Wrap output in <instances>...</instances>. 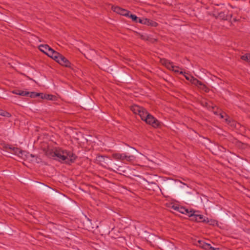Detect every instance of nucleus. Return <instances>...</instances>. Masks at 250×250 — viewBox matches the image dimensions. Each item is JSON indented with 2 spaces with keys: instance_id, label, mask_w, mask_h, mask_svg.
<instances>
[{
  "instance_id": "nucleus-30",
  "label": "nucleus",
  "mask_w": 250,
  "mask_h": 250,
  "mask_svg": "<svg viewBox=\"0 0 250 250\" xmlns=\"http://www.w3.org/2000/svg\"><path fill=\"white\" fill-rule=\"evenodd\" d=\"M179 207H180V206H176V205H173V206H172V208L174 210H177V211H178L179 209H178V208H179Z\"/></svg>"
},
{
  "instance_id": "nucleus-9",
  "label": "nucleus",
  "mask_w": 250,
  "mask_h": 250,
  "mask_svg": "<svg viewBox=\"0 0 250 250\" xmlns=\"http://www.w3.org/2000/svg\"><path fill=\"white\" fill-rule=\"evenodd\" d=\"M142 21V24L147 25H151L154 27L157 26L158 24L156 22L146 18H143V21Z\"/></svg>"
},
{
  "instance_id": "nucleus-3",
  "label": "nucleus",
  "mask_w": 250,
  "mask_h": 250,
  "mask_svg": "<svg viewBox=\"0 0 250 250\" xmlns=\"http://www.w3.org/2000/svg\"><path fill=\"white\" fill-rule=\"evenodd\" d=\"M131 111L135 114H138L141 118H144L143 116L146 112V109L142 106L137 105H133L130 107Z\"/></svg>"
},
{
  "instance_id": "nucleus-24",
  "label": "nucleus",
  "mask_w": 250,
  "mask_h": 250,
  "mask_svg": "<svg viewBox=\"0 0 250 250\" xmlns=\"http://www.w3.org/2000/svg\"><path fill=\"white\" fill-rule=\"evenodd\" d=\"M194 213H195V211L192 213V211H189L186 208V212L184 214H188L189 217H192L193 215H194Z\"/></svg>"
},
{
  "instance_id": "nucleus-16",
  "label": "nucleus",
  "mask_w": 250,
  "mask_h": 250,
  "mask_svg": "<svg viewBox=\"0 0 250 250\" xmlns=\"http://www.w3.org/2000/svg\"><path fill=\"white\" fill-rule=\"evenodd\" d=\"M54 96L52 95L49 94H41V98L42 99H45L48 100H52V98Z\"/></svg>"
},
{
  "instance_id": "nucleus-2",
  "label": "nucleus",
  "mask_w": 250,
  "mask_h": 250,
  "mask_svg": "<svg viewBox=\"0 0 250 250\" xmlns=\"http://www.w3.org/2000/svg\"><path fill=\"white\" fill-rule=\"evenodd\" d=\"M143 116H144V118H142L141 119L145 121L147 124L152 125L154 127H157L160 125V122L147 111H146Z\"/></svg>"
},
{
  "instance_id": "nucleus-35",
  "label": "nucleus",
  "mask_w": 250,
  "mask_h": 250,
  "mask_svg": "<svg viewBox=\"0 0 250 250\" xmlns=\"http://www.w3.org/2000/svg\"><path fill=\"white\" fill-rule=\"evenodd\" d=\"M225 120L226 121V122H228V119L227 118H226Z\"/></svg>"
},
{
  "instance_id": "nucleus-28",
  "label": "nucleus",
  "mask_w": 250,
  "mask_h": 250,
  "mask_svg": "<svg viewBox=\"0 0 250 250\" xmlns=\"http://www.w3.org/2000/svg\"><path fill=\"white\" fill-rule=\"evenodd\" d=\"M179 67H178V68H174V70H172L175 72L180 73V74H183V72L182 71H179Z\"/></svg>"
},
{
  "instance_id": "nucleus-8",
  "label": "nucleus",
  "mask_w": 250,
  "mask_h": 250,
  "mask_svg": "<svg viewBox=\"0 0 250 250\" xmlns=\"http://www.w3.org/2000/svg\"><path fill=\"white\" fill-rule=\"evenodd\" d=\"M226 10H224L223 11H221L216 13L215 12L213 14V16L216 18H219L223 20H228V15L226 14Z\"/></svg>"
},
{
  "instance_id": "nucleus-18",
  "label": "nucleus",
  "mask_w": 250,
  "mask_h": 250,
  "mask_svg": "<svg viewBox=\"0 0 250 250\" xmlns=\"http://www.w3.org/2000/svg\"><path fill=\"white\" fill-rule=\"evenodd\" d=\"M198 87L204 90V91L205 92H208V88H207V87L205 85V84H204V83H203L201 82L200 83V84H199V85L198 86Z\"/></svg>"
},
{
  "instance_id": "nucleus-33",
  "label": "nucleus",
  "mask_w": 250,
  "mask_h": 250,
  "mask_svg": "<svg viewBox=\"0 0 250 250\" xmlns=\"http://www.w3.org/2000/svg\"><path fill=\"white\" fill-rule=\"evenodd\" d=\"M224 115H225V114H223V113L220 114V115L221 118H224V117H225Z\"/></svg>"
},
{
  "instance_id": "nucleus-25",
  "label": "nucleus",
  "mask_w": 250,
  "mask_h": 250,
  "mask_svg": "<svg viewBox=\"0 0 250 250\" xmlns=\"http://www.w3.org/2000/svg\"><path fill=\"white\" fill-rule=\"evenodd\" d=\"M30 94V97H35L41 96V94L38 93H35V92H32Z\"/></svg>"
},
{
  "instance_id": "nucleus-26",
  "label": "nucleus",
  "mask_w": 250,
  "mask_h": 250,
  "mask_svg": "<svg viewBox=\"0 0 250 250\" xmlns=\"http://www.w3.org/2000/svg\"><path fill=\"white\" fill-rule=\"evenodd\" d=\"M125 157H126V153H122L121 156V159L120 160L122 161L123 162H125Z\"/></svg>"
},
{
  "instance_id": "nucleus-21",
  "label": "nucleus",
  "mask_w": 250,
  "mask_h": 250,
  "mask_svg": "<svg viewBox=\"0 0 250 250\" xmlns=\"http://www.w3.org/2000/svg\"><path fill=\"white\" fill-rule=\"evenodd\" d=\"M250 57V54H245L241 57V59L243 60L249 62V58Z\"/></svg>"
},
{
  "instance_id": "nucleus-15",
  "label": "nucleus",
  "mask_w": 250,
  "mask_h": 250,
  "mask_svg": "<svg viewBox=\"0 0 250 250\" xmlns=\"http://www.w3.org/2000/svg\"><path fill=\"white\" fill-rule=\"evenodd\" d=\"M190 82L195 85L196 86H198L199 84H200V83H201V81H199L198 80H197V79L194 78L193 77V78H191V81Z\"/></svg>"
},
{
  "instance_id": "nucleus-13",
  "label": "nucleus",
  "mask_w": 250,
  "mask_h": 250,
  "mask_svg": "<svg viewBox=\"0 0 250 250\" xmlns=\"http://www.w3.org/2000/svg\"><path fill=\"white\" fill-rule=\"evenodd\" d=\"M201 247H202L204 249L207 250H216L217 249V248L212 247L211 246L210 244L206 243V242H205V243H204V246H201Z\"/></svg>"
},
{
  "instance_id": "nucleus-34",
  "label": "nucleus",
  "mask_w": 250,
  "mask_h": 250,
  "mask_svg": "<svg viewBox=\"0 0 250 250\" xmlns=\"http://www.w3.org/2000/svg\"><path fill=\"white\" fill-rule=\"evenodd\" d=\"M30 156H31L32 157H34V155H33V154H30Z\"/></svg>"
},
{
  "instance_id": "nucleus-23",
  "label": "nucleus",
  "mask_w": 250,
  "mask_h": 250,
  "mask_svg": "<svg viewBox=\"0 0 250 250\" xmlns=\"http://www.w3.org/2000/svg\"><path fill=\"white\" fill-rule=\"evenodd\" d=\"M130 18L132 19V20L134 21H137V20H138V17L135 15H133V14H130L129 15V16Z\"/></svg>"
},
{
  "instance_id": "nucleus-6",
  "label": "nucleus",
  "mask_w": 250,
  "mask_h": 250,
  "mask_svg": "<svg viewBox=\"0 0 250 250\" xmlns=\"http://www.w3.org/2000/svg\"><path fill=\"white\" fill-rule=\"evenodd\" d=\"M57 62L65 67H70L71 66V62L62 55L60 56Z\"/></svg>"
},
{
  "instance_id": "nucleus-20",
  "label": "nucleus",
  "mask_w": 250,
  "mask_h": 250,
  "mask_svg": "<svg viewBox=\"0 0 250 250\" xmlns=\"http://www.w3.org/2000/svg\"><path fill=\"white\" fill-rule=\"evenodd\" d=\"M121 153H114L112 155V157L116 160L121 159Z\"/></svg>"
},
{
  "instance_id": "nucleus-36",
  "label": "nucleus",
  "mask_w": 250,
  "mask_h": 250,
  "mask_svg": "<svg viewBox=\"0 0 250 250\" xmlns=\"http://www.w3.org/2000/svg\"><path fill=\"white\" fill-rule=\"evenodd\" d=\"M134 151H136V152H137V150L136 149H134Z\"/></svg>"
},
{
  "instance_id": "nucleus-10",
  "label": "nucleus",
  "mask_w": 250,
  "mask_h": 250,
  "mask_svg": "<svg viewBox=\"0 0 250 250\" xmlns=\"http://www.w3.org/2000/svg\"><path fill=\"white\" fill-rule=\"evenodd\" d=\"M39 49L44 53L47 55V52H49L52 49L47 44H41L39 46Z\"/></svg>"
},
{
  "instance_id": "nucleus-27",
  "label": "nucleus",
  "mask_w": 250,
  "mask_h": 250,
  "mask_svg": "<svg viewBox=\"0 0 250 250\" xmlns=\"http://www.w3.org/2000/svg\"><path fill=\"white\" fill-rule=\"evenodd\" d=\"M97 158H98V160L100 162H102L104 160V157L103 156H98Z\"/></svg>"
},
{
  "instance_id": "nucleus-19",
  "label": "nucleus",
  "mask_w": 250,
  "mask_h": 250,
  "mask_svg": "<svg viewBox=\"0 0 250 250\" xmlns=\"http://www.w3.org/2000/svg\"><path fill=\"white\" fill-rule=\"evenodd\" d=\"M0 115L6 117L11 116V114L9 112L2 110H0Z\"/></svg>"
},
{
  "instance_id": "nucleus-14",
  "label": "nucleus",
  "mask_w": 250,
  "mask_h": 250,
  "mask_svg": "<svg viewBox=\"0 0 250 250\" xmlns=\"http://www.w3.org/2000/svg\"><path fill=\"white\" fill-rule=\"evenodd\" d=\"M136 157L133 155H127L126 154L125 162L129 163H134L135 161Z\"/></svg>"
},
{
  "instance_id": "nucleus-32",
  "label": "nucleus",
  "mask_w": 250,
  "mask_h": 250,
  "mask_svg": "<svg viewBox=\"0 0 250 250\" xmlns=\"http://www.w3.org/2000/svg\"><path fill=\"white\" fill-rule=\"evenodd\" d=\"M142 21H143V19H139L138 18L137 21H136V22H139V23H142Z\"/></svg>"
},
{
  "instance_id": "nucleus-11",
  "label": "nucleus",
  "mask_w": 250,
  "mask_h": 250,
  "mask_svg": "<svg viewBox=\"0 0 250 250\" xmlns=\"http://www.w3.org/2000/svg\"><path fill=\"white\" fill-rule=\"evenodd\" d=\"M195 221L200 222H207L206 219L204 217L203 215L194 214L192 216Z\"/></svg>"
},
{
  "instance_id": "nucleus-1",
  "label": "nucleus",
  "mask_w": 250,
  "mask_h": 250,
  "mask_svg": "<svg viewBox=\"0 0 250 250\" xmlns=\"http://www.w3.org/2000/svg\"><path fill=\"white\" fill-rule=\"evenodd\" d=\"M53 154L52 156L57 157L59 161L63 162L68 164L73 163L76 158V156L72 152L62 149L56 150Z\"/></svg>"
},
{
  "instance_id": "nucleus-7",
  "label": "nucleus",
  "mask_w": 250,
  "mask_h": 250,
  "mask_svg": "<svg viewBox=\"0 0 250 250\" xmlns=\"http://www.w3.org/2000/svg\"><path fill=\"white\" fill-rule=\"evenodd\" d=\"M62 55L59 52L55 51L52 48L51 51L49 52H47V56L52 58L55 61L57 62L59 60L60 56Z\"/></svg>"
},
{
  "instance_id": "nucleus-17",
  "label": "nucleus",
  "mask_w": 250,
  "mask_h": 250,
  "mask_svg": "<svg viewBox=\"0 0 250 250\" xmlns=\"http://www.w3.org/2000/svg\"><path fill=\"white\" fill-rule=\"evenodd\" d=\"M12 152L17 155L22 154L23 152L21 150L17 147H13L12 148Z\"/></svg>"
},
{
  "instance_id": "nucleus-29",
  "label": "nucleus",
  "mask_w": 250,
  "mask_h": 250,
  "mask_svg": "<svg viewBox=\"0 0 250 250\" xmlns=\"http://www.w3.org/2000/svg\"><path fill=\"white\" fill-rule=\"evenodd\" d=\"M185 77L187 80L190 81V82L191 81V78H193V77L190 75H185Z\"/></svg>"
},
{
  "instance_id": "nucleus-12",
  "label": "nucleus",
  "mask_w": 250,
  "mask_h": 250,
  "mask_svg": "<svg viewBox=\"0 0 250 250\" xmlns=\"http://www.w3.org/2000/svg\"><path fill=\"white\" fill-rule=\"evenodd\" d=\"M12 93L21 96H28L29 95V92L20 90H14L12 91Z\"/></svg>"
},
{
  "instance_id": "nucleus-22",
  "label": "nucleus",
  "mask_w": 250,
  "mask_h": 250,
  "mask_svg": "<svg viewBox=\"0 0 250 250\" xmlns=\"http://www.w3.org/2000/svg\"><path fill=\"white\" fill-rule=\"evenodd\" d=\"M178 209H179L178 211L181 213L184 214L186 212V208L184 207L180 206L179 208H178Z\"/></svg>"
},
{
  "instance_id": "nucleus-31",
  "label": "nucleus",
  "mask_w": 250,
  "mask_h": 250,
  "mask_svg": "<svg viewBox=\"0 0 250 250\" xmlns=\"http://www.w3.org/2000/svg\"><path fill=\"white\" fill-rule=\"evenodd\" d=\"M199 243L200 244V246H204V243H205V242H203L202 241H198Z\"/></svg>"
},
{
  "instance_id": "nucleus-5",
  "label": "nucleus",
  "mask_w": 250,
  "mask_h": 250,
  "mask_svg": "<svg viewBox=\"0 0 250 250\" xmlns=\"http://www.w3.org/2000/svg\"><path fill=\"white\" fill-rule=\"evenodd\" d=\"M160 62L163 65L165 66L167 69L169 70H174V68H178V66H174L172 62L166 59H162Z\"/></svg>"
},
{
  "instance_id": "nucleus-4",
  "label": "nucleus",
  "mask_w": 250,
  "mask_h": 250,
  "mask_svg": "<svg viewBox=\"0 0 250 250\" xmlns=\"http://www.w3.org/2000/svg\"><path fill=\"white\" fill-rule=\"evenodd\" d=\"M112 10L121 15H123V16H129V14L130 13V12L125 9H123L120 7H119V6H112Z\"/></svg>"
}]
</instances>
